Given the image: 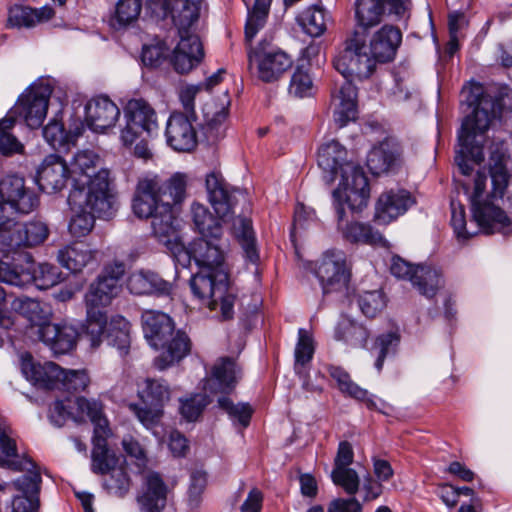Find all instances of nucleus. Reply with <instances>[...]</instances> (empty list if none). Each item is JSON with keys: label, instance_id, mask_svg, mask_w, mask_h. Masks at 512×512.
Returning a JSON list of instances; mask_svg holds the SVG:
<instances>
[{"label": "nucleus", "instance_id": "f257e3e1", "mask_svg": "<svg viewBox=\"0 0 512 512\" xmlns=\"http://www.w3.org/2000/svg\"><path fill=\"white\" fill-rule=\"evenodd\" d=\"M375 59L366 52L365 40L357 32L346 41L345 48L335 57V69L345 78L333 94L334 121L344 127L357 116V91L351 79H366L375 69Z\"/></svg>", "mask_w": 512, "mask_h": 512}, {"label": "nucleus", "instance_id": "f03ea898", "mask_svg": "<svg viewBox=\"0 0 512 512\" xmlns=\"http://www.w3.org/2000/svg\"><path fill=\"white\" fill-rule=\"evenodd\" d=\"M462 93L466 94V101L473 110L462 122L458 134L460 148L456 151L455 163L463 175H469L473 170L469 161L475 164L484 161L485 133L496 116L497 102L485 94L479 84L464 87Z\"/></svg>", "mask_w": 512, "mask_h": 512}, {"label": "nucleus", "instance_id": "7ed1b4c3", "mask_svg": "<svg viewBox=\"0 0 512 512\" xmlns=\"http://www.w3.org/2000/svg\"><path fill=\"white\" fill-rule=\"evenodd\" d=\"M84 415H87L94 424L91 470L95 474L104 475L118 467L119 458L107 447L111 429L103 414V404L95 399L75 397L55 401L50 412L51 421L57 426H62L67 418L76 420Z\"/></svg>", "mask_w": 512, "mask_h": 512}, {"label": "nucleus", "instance_id": "20e7f679", "mask_svg": "<svg viewBox=\"0 0 512 512\" xmlns=\"http://www.w3.org/2000/svg\"><path fill=\"white\" fill-rule=\"evenodd\" d=\"M141 319L144 336L149 345L162 350L155 359L158 369L164 370L190 353V338L181 330L175 331L174 322L168 314L147 310L142 313Z\"/></svg>", "mask_w": 512, "mask_h": 512}, {"label": "nucleus", "instance_id": "39448f33", "mask_svg": "<svg viewBox=\"0 0 512 512\" xmlns=\"http://www.w3.org/2000/svg\"><path fill=\"white\" fill-rule=\"evenodd\" d=\"M67 201L70 207L86 209L99 218L112 217L117 201L109 187V170L101 168L87 184L73 187Z\"/></svg>", "mask_w": 512, "mask_h": 512}, {"label": "nucleus", "instance_id": "423d86ee", "mask_svg": "<svg viewBox=\"0 0 512 512\" xmlns=\"http://www.w3.org/2000/svg\"><path fill=\"white\" fill-rule=\"evenodd\" d=\"M190 287L194 296L210 310L219 308L224 320L232 319L236 296L229 291L227 273L201 271L192 277Z\"/></svg>", "mask_w": 512, "mask_h": 512}, {"label": "nucleus", "instance_id": "0eeeda50", "mask_svg": "<svg viewBox=\"0 0 512 512\" xmlns=\"http://www.w3.org/2000/svg\"><path fill=\"white\" fill-rule=\"evenodd\" d=\"M247 57L250 74L264 83L278 81L293 64L286 52L267 41L250 47Z\"/></svg>", "mask_w": 512, "mask_h": 512}, {"label": "nucleus", "instance_id": "6e6552de", "mask_svg": "<svg viewBox=\"0 0 512 512\" xmlns=\"http://www.w3.org/2000/svg\"><path fill=\"white\" fill-rule=\"evenodd\" d=\"M316 276L320 280L324 295L336 293L338 300L350 295V268L346 255L341 250H328L318 261Z\"/></svg>", "mask_w": 512, "mask_h": 512}, {"label": "nucleus", "instance_id": "1a4fd4ad", "mask_svg": "<svg viewBox=\"0 0 512 512\" xmlns=\"http://www.w3.org/2000/svg\"><path fill=\"white\" fill-rule=\"evenodd\" d=\"M138 395L142 404L131 403L129 409L146 428H152L163 416V406L170 398L169 387L163 380L146 378Z\"/></svg>", "mask_w": 512, "mask_h": 512}, {"label": "nucleus", "instance_id": "9d476101", "mask_svg": "<svg viewBox=\"0 0 512 512\" xmlns=\"http://www.w3.org/2000/svg\"><path fill=\"white\" fill-rule=\"evenodd\" d=\"M486 181L487 176L478 172L474 180V191L470 196V201L473 218L479 227L486 233H493L496 229L503 230L507 228L510 225V219L500 207L493 203L492 199H498L499 197H493L491 192L485 199L483 198Z\"/></svg>", "mask_w": 512, "mask_h": 512}, {"label": "nucleus", "instance_id": "9b49d317", "mask_svg": "<svg viewBox=\"0 0 512 512\" xmlns=\"http://www.w3.org/2000/svg\"><path fill=\"white\" fill-rule=\"evenodd\" d=\"M0 281L17 287L34 283L37 288L45 290L60 283L62 278L59 269L49 263L39 264L35 269L33 264L25 268L0 260Z\"/></svg>", "mask_w": 512, "mask_h": 512}, {"label": "nucleus", "instance_id": "f8f14e48", "mask_svg": "<svg viewBox=\"0 0 512 512\" xmlns=\"http://www.w3.org/2000/svg\"><path fill=\"white\" fill-rule=\"evenodd\" d=\"M126 125L121 131L125 146L132 145L142 133L151 135L158 129L155 110L143 99H131L124 109Z\"/></svg>", "mask_w": 512, "mask_h": 512}, {"label": "nucleus", "instance_id": "ddd939ff", "mask_svg": "<svg viewBox=\"0 0 512 512\" xmlns=\"http://www.w3.org/2000/svg\"><path fill=\"white\" fill-rule=\"evenodd\" d=\"M350 176L351 181H349L348 176L345 177L343 175V179L345 180L343 183L345 186L344 191L338 187L332 193L333 203L339 221L345 216V203L351 210H361L367 205L370 194L368 179L360 168L352 167Z\"/></svg>", "mask_w": 512, "mask_h": 512}, {"label": "nucleus", "instance_id": "4468645a", "mask_svg": "<svg viewBox=\"0 0 512 512\" xmlns=\"http://www.w3.org/2000/svg\"><path fill=\"white\" fill-rule=\"evenodd\" d=\"M52 87L47 83L31 85L15 105V113L22 117L31 129L39 128L48 110Z\"/></svg>", "mask_w": 512, "mask_h": 512}, {"label": "nucleus", "instance_id": "2eb2a0df", "mask_svg": "<svg viewBox=\"0 0 512 512\" xmlns=\"http://www.w3.org/2000/svg\"><path fill=\"white\" fill-rule=\"evenodd\" d=\"M0 198L15 214L27 215L39 206L38 194L15 174L0 180Z\"/></svg>", "mask_w": 512, "mask_h": 512}, {"label": "nucleus", "instance_id": "dca6fc26", "mask_svg": "<svg viewBox=\"0 0 512 512\" xmlns=\"http://www.w3.org/2000/svg\"><path fill=\"white\" fill-rule=\"evenodd\" d=\"M166 192L162 193V183L157 176H146L137 182L132 198V211L140 219H148L158 212L161 205H168Z\"/></svg>", "mask_w": 512, "mask_h": 512}, {"label": "nucleus", "instance_id": "f3484780", "mask_svg": "<svg viewBox=\"0 0 512 512\" xmlns=\"http://www.w3.org/2000/svg\"><path fill=\"white\" fill-rule=\"evenodd\" d=\"M48 235L49 229L42 221L14 222L11 231H4L0 234V249L9 252L21 247H34L42 244Z\"/></svg>", "mask_w": 512, "mask_h": 512}, {"label": "nucleus", "instance_id": "a211bd4d", "mask_svg": "<svg viewBox=\"0 0 512 512\" xmlns=\"http://www.w3.org/2000/svg\"><path fill=\"white\" fill-rule=\"evenodd\" d=\"M241 377L242 369L234 358L220 357L204 379L203 388L211 394H229L235 389Z\"/></svg>", "mask_w": 512, "mask_h": 512}, {"label": "nucleus", "instance_id": "6ab92c4d", "mask_svg": "<svg viewBox=\"0 0 512 512\" xmlns=\"http://www.w3.org/2000/svg\"><path fill=\"white\" fill-rule=\"evenodd\" d=\"M206 190L209 202L219 218H225L233 212L239 197L246 199L242 190L231 188L222 175L216 172L207 175Z\"/></svg>", "mask_w": 512, "mask_h": 512}, {"label": "nucleus", "instance_id": "aec40b11", "mask_svg": "<svg viewBox=\"0 0 512 512\" xmlns=\"http://www.w3.org/2000/svg\"><path fill=\"white\" fill-rule=\"evenodd\" d=\"M120 109L107 96L92 98L85 106V123L96 133H105L115 127Z\"/></svg>", "mask_w": 512, "mask_h": 512}, {"label": "nucleus", "instance_id": "412c9836", "mask_svg": "<svg viewBox=\"0 0 512 512\" xmlns=\"http://www.w3.org/2000/svg\"><path fill=\"white\" fill-rule=\"evenodd\" d=\"M195 118L182 112H174L167 123L165 136L167 144L179 152H190L197 145L196 131L192 125Z\"/></svg>", "mask_w": 512, "mask_h": 512}, {"label": "nucleus", "instance_id": "4be33fe9", "mask_svg": "<svg viewBox=\"0 0 512 512\" xmlns=\"http://www.w3.org/2000/svg\"><path fill=\"white\" fill-rule=\"evenodd\" d=\"M70 171L61 156L48 155L37 172V182L42 191L48 194L61 191L67 184Z\"/></svg>", "mask_w": 512, "mask_h": 512}, {"label": "nucleus", "instance_id": "5701e85b", "mask_svg": "<svg viewBox=\"0 0 512 512\" xmlns=\"http://www.w3.org/2000/svg\"><path fill=\"white\" fill-rule=\"evenodd\" d=\"M221 239L197 238L189 247V255L202 269L210 272L224 271V251Z\"/></svg>", "mask_w": 512, "mask_h": 512}, {"label": "nucleus", "instance_id": "b1692460", "mask_svg": "<svg viewBox=\"0 0 512 512\" xmlns=\"http://www.w3.org/2000/svg\"><path fill=\"white\" fill-rule=\"evenodd\" d=\"M179 37L180 41L173 50L170 62L177 73L185 74L202 61L204 50L198 35H179Z\"/></svg>", "mask_w": 512, "mask_h": 512}, {"label": "nucleus", "instance_id": "393cba45", "mask_svg": "<svg viewBox=\"0 0 512 512\" xmlns=\"http://www.w3.org/2000/svg\"><path fill=\"white\" fill-rule=\"evenodd\" d=\"M21 371L25 378L35 387L55 389L59 387L63 369L53 362L35 363L30 355L23 356Z\"/></svg>", "mask_w": 512, "mask_h": 512}, {"label": "nucleus", "instance_id": "a878e982", "mask_svg": "<svg viewBox=\"0 0 512 512\" xmlns=\"http://www.w3.org/2000/svg\"><path fill=\"white\" fill-rule=\"evenodd\" d=\"M401 155L399 143L386 138L371 149L367 156V166L372 174L381 175L394 170L401 163Z\"/></svg>", "mask_w": 512, "mask_h": 512}, {"label": "nucleus", "instance_id": "bb28decb", "mask_svg": "<svg viewBox=\"0 0 512 512\" xmlns=\"http://www.w3.org/2000/svg\"><path fill=\"white\" fill-rule=\"evenodd\" d=\"M38 335L55 354L70 352L80 336L78 329L68 323L48 324L38 330Z\"/></svg>", "mask_w": 512, "mask_h": 512}, {"label": "nucleus", "instance_id": "cd10ccee", "mask_svg": "<svg viewBox=\"0 0 512 512\" xmlns=\"http://www.w3.org/2000/svg\"><path fill=\"white\" fill-rule=\"evenodd\" d=\"M414 201L406 190H389L383 192L376 204L375 217L378 221L388 224L404 214Z\"/></svg>", "mask_w": 512, "mask_h": 512}, {"label": "nucleus", "instance_id": "c85d7f7f", "mask_svg": "<svg viewBox=\"0 0 512 512\" xmlns=\"http://www.w3.org/2000/svg\"><path fill=\"white\" fill-rule=\"evenodd\" d=\"M167 487L156 472L143 475V491L137 496L142 512H161L166 505Z\"/></svg>", "mask_w": 512, "mask_h": 512}, {"label": "nucleus", "instance_id": "c756f323", "mask_svg": "<svg viewBox=\"0 0 512 512\" xmlns=\"http://www.w3.org/2000/svg\"><path fill=\"white\" fill-rule=\"evenodd\" d=\"M402 41L401 31L392 25H384L370 39V53L376 62L386 63L394 59Z\"/></svg>", "mask_w": 512, "mask_h": 512}, {"label": "nucleus", "instance_id": "7c9ffc66", "mask_svg": "<svg viewBox=\"0 0 512 512\" xmlns=\"http://www.w3.org/2000/svg\"><path fill=\"white\" fill-rule=\"evenodd\" d=\"M201 3L202 0H175L161 7L171 15L179 35H195L191 29L199 19Z\"/></svg>", "mask_w": 512, "mask_h": 512}, {"label": "nucleus", "instance_id": "2f4dec72", "mask_svg": "<svg viewBox=\"0 0 512 512\" xmlns=\"http://www.w3.org/2000/svg\"><path fill=\"white\" fill-rule=\"evenodd\" d=\"M345 148L335 140L327 142L318 150V165L323 170V179L327 184L335 180L336 174L346 160Z\"/></svg>", "mask_w": 512, "mask_h": 512}, {"label": "nucleus", "instance_id": "473e14b6", "mask_svg": "<svg viewBox=\"0 0 512 512\" xmlns=\"http://www.w3.org/2000/svg\"><path fill=\"white\" fill-rule=\"evenodd\" d=\"M96 251L84 242H73L59 250L57 258L60 264L73 273L82 271L95 262Z\"/></svg>", "mask_w": 512, "mask_h": 512}, {"label": "nucleus", "instance_id": "72a5a7b5", "mask_svg": "<svg viewBox=\"0 0 512 512\" xmlns=\"http://www.w3.org/2000/svg\"><path fill=\"white\" fill-rule=\"evenodd\" d=\"M490 176L493 197H503L508 186V172L505 167L506 148L503 141L493 143L490 148Z\"/></svg>", "mask_w": 512, "mask_h": 512}, {"label": "nucleus", "instance_id": "f704fd0d", "mask_svg": "<svg viewBox=\"0 0 512 512\" xmlns=\"http://www.w3.org/2000/svg\"><path fill=\"white\" fill-rule=\"evenodd\" d=\"M127 288L131 293L136 295L152 293L168 294L171 285L160 278L156 273L141 270L133 272L128 277Z\"/></svg>", "mask_w": 512, "mask_h": 512}, {"label": "nucleus", "instance_id": "c9c22d12", "mask_svg": "<svg viewBox=\"0 0 512 512\" xmlns=\"http://www.w3.org/2000/svg\"><path fill=\"white\" fill-rule=\"evenodd\" d=\"M191 219L195 230L200 234L199 238H222L223 228L220 218L213 216L205 205L194 202L191 205Z\"/></svg>", "mask_w": 512, "mask_h": 512}, {"label": "nucleus", "instance_id": "e433bc0d", "mask_svg": "<svg viewBox=\"0 0 512 512\" xmlns=\"http://www.w3.org/2000/svg\"><path fill=\"white\" fill-rule=\"evenodd\" d=\"M100 163L99 156L91 150L79 151L70 162V177L73 180V187L82 186L93 179L97 173L95 170Z\"/></svg>", "mask_w": 512, "mask_h": 512}, {"label": "nucleus", "instance_id": "4c0bfd02", "mask_svg": "<svg viewBox=\"0 0 512 512\" xmlns=\"http://www.w3.org/2000/svg\"><path fill=\"white\" fill-rule=\"evenodd\" d=\"M121 285H114L112 280L98 276L96 281L90 284L85 295L86 307L100 309L111 304L112 300L121 292Z\"/></svg>", "mask_w": 512, "mask_h": 512}, {"label": "nucleus", "instance_id": "58836bf2", "mask_svg": "<svg viewBox=\"0 0 512 512\" xmlns=\"http://www.w3.org/2000/svg\"><path fill=\"white\" fill-rule=\"evenodd\" d=\"M411 283L426 298H433L443 287L441 272L427 265L416 266L411 276Z\"/></svg>", "mask_w": 512, "mask_h": 512}, {"label": "nucleus", "instance_id": "ea45409f", "mask_svg": "<svg viewBox=\"0 0 512 512\" xmlns=\"http://www.w3.org/2000/svg\"><path fill=\"white\" fill-rule=\"evenodd\" d=\"M151 227L157 240L168 246L177 240V230L174 225V217L171 203L161 205L158 212L151 215Z\"/></svg>", "mask_w": 512, "mask_h": 512}, {"label": "nucleus", "instance_id": "a19ab883", "mask_svg": "<svg viewBox=\"0 0 512 512\" xmlns=\"http://www.w3.org/2000/svg\"><path fill=\"white\" fill-rule=\"evenodd\" d=\"M82 134V127L77 126L74 131L65 133L63 124L52 119L43 128V136L47 143L56 151L68 152L75 146L77 138Z\"/></svg>", "mask_w": 512, "mask_h": 512}, {"label": "nucleus", "instance_id": "79ce46f5", "mask_svg": "<svg viewBox=\"0 0 512 512\" xmlns=\"http://www.w3.org/2000/svg\"><path fill=\"white\" fill-rule=\"evenodd\" d=\"M233 228L243 249L245 259L251 264L256 265L259 261V254L256 247L252 221L246 217H237L234 220Z\"/></svg>", "mask_w": 512, "mask_h": 512}, {"label": "nucleus", "instance_id": "37998d69", "mask_svg": "<svg viewBox=\"0 0 512 512\" xmlns=\"http://www.w3.org/2000/svg\"><path fill=\"white\" fill-rule=\"evenodd\" d=\"M383 15L384 7L380 0H356L355 18L357 25L364 30L380 24Z\"/></svg>", "mask_w": 512, "mask_h": 512}, {"label": "nucleus", "instance_id": "c03bdc74", "mask_svg": "<svg viewBox=\"0 0 512 512\" xmlns=\"http://www.w3.org/2000/svg\"><path fill=\"white\" fill-rule=\"evenodd\" d=\"M330 376L336 381L338 389L351 398L363 401L368 407H373L374 401L369 397L368 391L358 386L351 380L347 371L338 366L328 368Z\"/></svg>", "mask_w": 512, "mask_h": 512}, {"label": "nucleus", "instance_id": "a18cd8bd", "mask_svg": "<svg viewBox=\"0 0 512 512\" xmlns=\"http://www.w3.org/2000/svg\"><path fill=\"white\" fill-rule=\"evenodd\" d=\"M328 19V12L317 5L306 8L297 17L299 25L312 37H319L326 31Z\"/></svg>", "mask_w": 512, "mask_h": 512}, {"label": "nucleus", "instance_id": "49530a36", "mask_svg": "<svg viewBox=\"0 0 512 512\" xmlns=\"http://www.w3.org/2000/svg\"><path fill=\"white\" fill-rule=\"evenodd\" d=\"M343 237L351 243L386 246V240L382 234L371 225L353 222L343 229Z\"/></svg>", "mask_w": 512, "mask_h": 512}, {"label": "nucleus", "instance_id": "de8ad7c7", "mask_svg": "<svg viewBox=\"0 0 512 512\" xmlns=\"http://www.w3.org/2000/svg\"><path fill=\"white\" fill-rule=\"evenodd\" d=\"M87 308L86 325L83 332L85 338L92 348H97L102 343L105 332H107V315L101 309Z\"/></svg>", "mask_w": 512, "mask_h": 512}, {"label": "nucleus", "instance_id": "09e8293b", "mask_svg": "<svg viewBox=\"0 0 512 512\" xmlns=\"http://www.w3.org/2000/svg\"><path fill=\"white\" fill-rule=\"evenodd\" d=\"M19 310L38 330L50 323L52 308L49 304L39 300L25 298L20 301Z\"/></svg>", "mask_w": 512, "mask_h": 512}, {"label": "nucleus", "instance_id": "8fccbe9b", "mask_svg": "<svg viewBox=\"0 0 512 512\" xmlns=\"http://www.w3.org/2000/svg\"><path fill=\"white\" fill-rule=\"evenodd\" d=\"M0 450L2 452L0 456V467L17 472L24 471L26 468L24 462L27 458L19 457L15 439L7 434L5 430H0Z\"/></svg>", "mask_w": 512, "mask_h": 512}, {"label": "nucleus", "instance_id": "3c124183", "mask_svg": "<svg viewBox=\"0 0 512 512\" xmlns=\"http://www.w3.org/2000/svg\"><path fill=\"white\" fill-rule=\"evenodd\" d=\"M106 338L110 345L126 355L130 346V323L121 316L113 318L108 325Z\"/></svg>", "mask_w": 512, "mask_h": 512}, {"label": "nucleus", "instance_id": "603ef678", "mask_svg": "<svg viewBox=\"0 0 512 512\" xmlns=\"http://www.w3.org/2000/svg\"><path fill=\"white\" fill-rule=\"evenodd\" d=\"M369 337L367 329L349 319H342L336 326L335 338L351 346H364Z\"/></svg>", "mask_w": 512, "mask_h": 512}, {"label": "nucleus", "instance_id": "864d4df0", "mask_svg": "<svg viewBox=\"0 0 512 512\" xmlns=\"http://www.w3.org/2000/svg\"><path fill=\"white\" fill-rule=\"evenodd\" d=\"M272 0H255L252 9H248L245 25V38L251 42L257 32L264 26L269 14Z\"/></svg>", "mask_w": 512, "mask_h": 512}, {"label": "nucleus", "instance_id": "5fc2aeb1", "mask_svg": "<svg viewBox=\"0 0 512 512\" xmlns=\"http://www.w3.org/2000/svg\"><path fill=\"white\" fill-rule=\"evenodd\" d=\"M24 466L27 473L17 478L13 485L23 493L22 496L38 497L42 482L41 475L31 459H25Z\"/></svg>", "mask_w": 512, "mask_h": 512}, {"label": "nucleus", "instance_id": "6e6d98bb", "mask_svg": "<svg viewBox=\"0 0 512 512\" xmlns=\"http://www.w3.org/2000/svg\"><path fill=\"white\" fill-rule=\"evenodd\" d=\"M105 475L103 487L107 493L118 498H124L131 488V479L125 468L118 466Z\"/></svg>", "mask_w": 512, "mask_h": 512}, {"label": "nucleus", "instance_id": "4d7b16f0", "mask_svg": "<svg viewBox=\"0 0 512 512\" xmlns=\"http://www.w3.org/2000/svg\"><path fill=\"white\" fill-rule=\"evenodd\" d=\"M314 355V342L312 336L305 329H299L298 342L295 347L294 369L297 375L303 376V368Z\"/></svg>", "mask_w": 512, "mask_h": 512}, {"label": "nucleus", "instance_id": "13d9d810", "mask_svg": "<svg viewBox=\"0 0 512 512\" xmlns=\"http://www.w3.org/2000/svg\"><path fill=\"white\" fill-rule=\"evenodd\" d=\"M15 124L13 116H7L0 120V152L4 155L19 153L23 145L10 133Z\"/></svg>", "mask_w": 512, "mask_h": 512}, {"label": "nucleus", "instance_id": "bf43d9fd", "mask_svg": "<svg viewBox=\"0 0 512 512\" xmlns=\"http://www.w3.org/2000/svg\"><path fill=\"white\" fill-rule=\"evenodd\" d=\"M75 215L69 223V231L75 237H83L91 232L97 217L86 209L70 207Z\"/></svg>", "mask_w": 512, "mask_h": 512}, {"label": "nucleus", "instance_id": "052dcab7", "mask_svg": "<svg viewBox=\"0 0 512 512\" xmlns=\"http://www.w3.org/2000/svg\"><path fill=\"white\" fill-rule=\"evenodd\" d=\"M331 479L336 486L341 487L348 495L353 496L359 490L360 479L357 472L352 468H333Z\"/></svg>", "mask_w": 512, "mask_h": 512}, {"label": "nucleus", "instance_id": "680f3d73", "mask_svg": "<svg viewBox=\"0 0 512 512\" xmlns=\"http://www.w3.org/2000/svg\"><path fill=\"white\" fill-rule=\"evenodd\" d=\"M141 9V0H119L115 10V21L118 27H125L136 21L141 13Z\"/></svg>", "mask_w": 512, "mask_h": 512}, {"label": "nucleus", "instance_id": "e2e57ef3", "mask_svg": "<svg viewBox=\"0 0 512 512\" xmlns=\"http://www.w3.org/2000/svg\"><path fill=\"white\" fill-rule=\"evenodd\" d=\"M313 81L303 66H298L290 81L289 93L295 97H307L312 94Z\"/></svg>", "mask_w": 512, "mask_h": 512}, {"label": "nucleus", "instance_id": "0e129e2a", "mask_svg": "<svg viewBox=\"0 0 512 512\" xmlns=\"http://www.w3.org/2000/svg\"><path fill=\"white\" fill-rule=\"evenodd\" d=\"M89 382V376L85 370H63L57 389L79 392L85 390Z\"/></svg>", "mask_w": 512, "mask_h": 512}, {"label": "nucleus", "instance_id": "69168bd1", "mask_svg": "<svg viewBox=\"0 0 512 512\" xmlns=\"http://www.w3.org/2000/svg\"><path fill=\"white\" fill-rule=\"evenodd\" d=\"M210 403L204 394H194L181 400L180 413L187 421H195Z\"/></svg>", "mask_w": 512, "mask_h": 512}, {"label": "nucleus", "instance_id": "338daca9", "mask_svg": "<svg viewBox=\"0 0 512 512\" xmlns=\"http://www.w3.org/2000/svg\"><path fill=\"white\" fill-rule=\"evenodd\" d=\"M218 405L221 409L226 411L231 418L237 419L243 427L249 425L253 412L249 404H234L230 398L220 397L218 399Z\"/></svg>", "mask_w": 512, "mask_h": 512}, {"label": "nucleus", "instance_id": "774afa93", "mask_svg": "<svg viewBox=\"0 0 512 512\" xmlns=\"http://www.w3.org/2000/svg\"><path fill=\"white\" fill-rule=\"evenodd\" d=\"M36 18L37 16L33 8L15 5L9 9L7 24L9 27L31 28L35 26Z\"/></svg>", "mask_w": 512, "mask_h": 512}]
</instances>
